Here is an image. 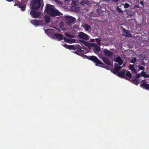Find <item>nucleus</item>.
I'll use <instances>...</instances> for the list:
<instances>
[{"mask_svg":"<svg viewBox=\"0 0 149 149\" xmlns=\"http://www.w3.org/2000/svg\"><path fill=\"white\" fill-rule=\"evenodd\" d=\"M30 8L36 10H42L44 6L43 0H31Z\"/></svg>","mask_w":149,"mask_h":149,"instance_id":"nucleus-2","label":"nucleus"},{"mask_svg":"<svg viewBox=\"0 0 149 149\" xmlns=\"http://www.w3.org/2000/svg\"><path fill=\"white\" fill-rule=\"evenodd\" d=\"M132 75V74L129 71H127L125 74V77H127L129 78H131Z\"/></svg>","mask_w":149,"mask_h":149,"instance_id":"nucleus-24","label":"nucleus"},{"mask_svg":"<svg viewBox=\"0 0 149 149\" xmlns=\"http://www.w3.org/2000/svg\"><path fill=\"white\" fill-rule=\"evenodd\" d=\"M105 1H109L110 0H104Z\"/></svg>","mask_w":149,"mask_h":149,"instance_id":"nucleus-47","label":"nucleus"},{"mask_svg":"<svg viewBox=\"0 0 149 149\" xmlns=\"http://www.w3.org/2000/svg\"><path fill=\"white\" fill-rule=\"evenodd\" d=\"M14 6H17L18 7L20 8L22 11H24L25 10L26 5L24 3L20 2L18 3H15L14 4Z\"/></svg>","mask_w":149,"mask_h":149,"instance_id":"nucleus-8","label":"nucleus"},{"mask_svg":"<svg viewBox=\"0 0 149 149\" xmlns=\"http://www.w3.org/2000/svg\"><path fill=\"white\" fill-rule=\"evenodd\" d=\"M134 7L135 8H139V7L138 6H137V5H135L134 6Z\"/></svg>","mask_w":149,"mask_h":149,"instance_id":"nucleus-41","label":"nucleus"},{"mask_svg":"<svg viewBox=\"0 0 149 149\" xmlns=\"http://www.w3.org/2000/svg\"><path fill=\"white\" fill-rule=\"evenodd\" d=\"M7 1H9V2H11L13 1L14 0H6Z\"/></svg>","mask_w":149,"mask_h":149,"instance_id":"nucleus-43","label":"nucleus"},{"mask_svg":"<svg viewBox=\"0 0 149 149\" xmlns=\"http://www.w3.org/2000/svg\"><path fill=\"white\" fill-rule=\"evenodd\" d=\"M142 65H145V63L144 62H143L142 63Z\"/></svg>","mask_w":149,"mask_h":149,"instance_id":"nucleus-46","label":"nucleus"},{"mask_svg":"<svg viewBox=\"0 0 149 149\" xmlns=\"http://www.w3.org/2000/svg\"><path fill=\"white\" fill-rule=\"evenodd\" d=\"M45 12H46L49 15L53 17H55L56 16H59L61 15V13L55 8L54 6L48 3L45 6Z\"/></svg>","mask_w":149,"mask_h":149,"instance_id":"nucleus-1","label":"nucleus"},{"mask_svg":"<svg viewBox=\"0 0 149 149\" xmlns=\"http://www.w3.org/2000/svg\"><path fill=\"white\" fill-rule=\"evenodd\" d=\"M91 28V26H90L87 24H85L84 28L86 30V31H88V30L90 29Z\"/></svg>","mask_w":149,"mask_h":149,"instance_id":"nucleus-25","label":"nucleus"},{"mask_svg":"<svg viewBox=\"0 0 149 149\" xmlns=\"http://www.w3.org/2000/svg\"><path fill=\"white\" fill-rule=\"evenodd\" d=\"M63 35L60 34H55L53 37L57 39L58 41H61L63 39Z\"/></svg>","mask_w":149,"mask_h":149,"instance_id":"nucleus-12","label":"nucleus"},{"mask_svg":"<svg viewBox=\"0 0 149 149\" xmlns=\"http://www.w3.org/2000/svg\"><path fill=\"white\" fill-rule=\"evenodd\" d=\"M141 76V74H137L135 76V79H137L139 78V77H140Z\"/></svg>","mask_w":149,"mask_h":149,"instance_id":"nucleus-33","label":"nucleus"},{"mask_svg":"<svg viewBox=\"0 0 149 149\" xmlns=\"http://www.w3.org/2000/svg\"><path fill=\"white\" fill-rule=\"evenodd\" d=\"M129 68L130 70L132 71L135 74L137 73V72L136 71V70L134 67V65H129Z\"/></svg>","mask_w":149,"mask_h":149,"instance_id":"nucleus-18","label":"nucleus"},{"mask_svg":"<svg viewBox=\"0 0 149 149\" xmlns=\"http://www.w3.org/2000/svg\"><path fill=\"white\" fill-rule=\"evenodd\" d=\"M45 22L46 23L49 22L50 21V18L49 16L48 15H45Z\"/></svg>","mask_w":149,"mask_h":149,"instance_id":"nucleus-23","label":"nucleus"},{"mask_svg":"<svg viewBox=\"0 0 149 149\" xmlns=\"http://www.w3.org/2000/svg\"><path fill=\"white\" fill-rule=\"evenodd\" d=\"M100 47L98 45H96L95 48L93 49V51L95 53L99 52L100 51Z\"/></svg>","mask_w":149,"mask_h":149,"instance_id":"nucleus-20","label":"nucleus"},{"mask_svg":"<svg viewBox=\"0 0 149 149\" xmlns=\"http://www.w3.org/2000/svg\"><path fill=\"white\" fill-rule=\"evenodd\" d=\"M116 9L118 12L119 13H122L123 12V11L118 6L116 7Z\"/></svg>","mask_w":149,"mask_h":149,"instance_id":"nucleus-26","label":"nucleus"},{"mask_svg":"<svg viewBox=\"0 0 149 149\" xmlns=\"http://www.w3.org/2000/svg\"><path fill=\"white\" fill-rule=\"evenodd\" d=\"M83 56H84V58H86L95 63V65L96 66L102 67V65H104V64L95 56H87L85 55H83Z\"/></svg>","mask_w":149,"mask_h":149,"instance_id":"nucleus-3","label":"nucleus"},{"mask_svg":"<svg viewBox=\"0 0 149 149\" xmlns=\"http://www.w3.org/2000/svg\"><path fill=\"white\" fill-rule=\"evenodd\" d=\"M141 87L146 90H149V84L143 82L140 85Z\"/></svg>","mask_w":149,"mask_h":149,"instance_id":"nucleus-16","label":"nucleus"},{"mask_svg":"<svg viewBox=\"0 0 149 149\" xmlns=\"http://www.w3.org/2000/svg\"><path fill=\"white\" fill-rule=\"evenodd\" d=\"M64 34L66 36H67L68 37H70V38H72V37L71 35L70 34L68 33L67 32L65 33Z\"/></svg>","mask_w":149,"mask_h":149,"instance_id":"nucleus-31","label":"nucleus"},{"mask_svg":"<svg viewBox=\"0 0 149 149\" xmlns=\"http://www.w3.org/2000/svg\"><path fill=\"white\" fill-rule=\"evenodd\" d=\"M115 61L116 62L118 63L120 65H121L123 63V61L121 58L119 56H117L115 59Z\"/></svg>","mask_w":149,"mask_h":149,"instance_id":"nucleus-14","label":"nucleus"},{"mask_svg":"<svg viewBox=\"0 0 149 149\" xmlns=\"http://www.w3.org/2000/svg\"><path fill=\"white\" fill-rule=\"evenodd\" d=\"M54 1L56 2L57 3L59 4L62 5V4L61 1L59 0H54Z\"/></svg>","mask_w":149,"mask_h":149,"instance_id":"nucleus-35","label":"nucleus"},{"mask_svg":"<svg viewBox=\"0 0 149 149\" xmlns=\"http://www.w3.org/2000/svg\"><path fill=\"white\" fill-rule=\"evenodd\" d=\"M73 4L74 5H76V3L75 2H74V1H72V4Z\"/></svg>","mask_w":149,"mask_h":149,"instance_id":"nucleus-42","label":"nucleus"},{"mask_svg":"<svg viewBox=\"0 0 149 149\" xmlns=\"http://www.w3.org/2000/svg\"><path fill=\"white\" fill-rule=\"evenodd\" d=\"M123 35L125 36L126 37L131 38L132 37V35L127 30L125 29L124 28H123Z\"/></svg>","mask_w":149,"mask_h":149,"instance_id":"nucleus-11","label":"nucleus"},{"mask_svg":"<svg viewBox=\"0 0 149 149\" xmlns=\"http://www.w3.org/2000/svg\"><path fill=\"white\" fill-rule=\"evenodd\" d=\"M62 24H61V29L63 30V31H65L66 30L65 29V28H63L62 27Z\"/></svg>","mask_w":149,"mask_h":149,"instance_id":"nucleus-37","label":"nucleus"},{"mask_svg":"<svg viewBox=\"0 0 149 149\" xmlns=\"http://www.w3.org/2000/svg\"><path fill=\"white\" fill-rule=\"evenodd\" d=\"M95 40L97 42V44L99 46L101 45L100 41H101V39L100 38H96L95 39Z\"/></svg>","mask_w":149,"mask_h":149,"instance_id":"nucleus-27","label":"nucleus"},{"mask_svg":"<svg viewBox=\"0 0 149 149\" xmlns=\"http://www.w3.org/2000/svg\"><path fill=\"white\" fill-rule=\"evenodd\" d=\"M80 41L81 43L84 44L85 45H86V46L88 45V43L87 42H85L83 40H80Z\"/></svg>","mask_w":149,"mask_h":149,"instance_id":"nucleus-30","label":"nucleus"},{"mask_svg":"<svg viewBox=\"0 0 149 149\" xmlns=\"http://www.w3.org/2000/svg\"><path fill=\"white\" fill-rule=\"evenodd\" d=\"M89 2L88 0H82L81 2V4L85 6V4H88Z\"/></svg>","mask_w":149,"mask_h":149,"instance_id":"nucleus-21","label":"nucleus"},{"mask_svg":"<svg viewBox=\"0 0 149 149\" xmlns=\"http://www.w3.org/2000/svg\"><path fill=\"white\" fill-rule=\"evenodd\" d=\"M141 76L145 78L149 77V75L146 74V73L144 71L141 73Z\"/></svg>","mask_w":149,"mask_h":149,"instance_id":"nucleus-22","label":"nucleus"},{"mask_svg":"<svg viewBox=\"0 0 149 149\" xmlns=\"http://www.w3.org/2000/svg\"><path fill=\"white\" fill-rule=\"evenodd\" d=\"M102 60L103 62L106 64L109 65H111V63L109 60L107 58L104 57H103Z\"/></svg>","mask_w":149,"mask_h":149,"instance_id":"nucleus-15","label":"nucleus"},{"mask_svg":"<svg viewBox=\"0 0 149 149\" xmlns=\"http://www.w3.org/2000/svg\"><path fill=\"white\" fill-rule=\"evenodd\" d=\"M72 40H74V39H73Z\"/></svg>","mask_w":149,"mask_h":149,"instance_id":"nucleus-49","label":"nucleus"},{"mask_svg":"<svg viewBox=\"0 0 149 149\" xmlns=\"http://www.w3.org/2000/svg\"><path fill=\"white\" fill-rule=\"evenodd\" d=\"M63 39L64 41L65 42H68V39L64 37Z\"/></svg>","mask_w":149,"mask_h":149,"instance_id":"nucleus-38","label":"nucleus"},{"mask_svg":"<svg viewBox=\"0 0 149 149\" xmlns=\"http://www.w3.org/2000/svg\"><path fill=\"white\" fill-rule=\"evenodd\" d=\"M125 69H123L121 71L117 73L118 76L122 78H124L125 79H127L128 78L125 76Z\"/></svg>","mask_w":149,"mask_h":149,"instance_id":"nucleus-10","label":"nucleus"},{"mask_svg":"<svg viewBox=\"0 0 149 149\" xmlns=\"http://www.w3.org/2000/svg\"><path fill=\"white\" fill-rule=\"evenodd\" d=\"M115 67L113 70V74H115L122 67L119 66L118 64L116 63H115Z\"/></svg>","mask_w":149,"mask_h":149,"instance_id":"nucleus-13","label":"nucleus"},{"mask_svg":"<svg viewBox=\"0 0 149 149\" xmlns=\"http://www.w3.org/2000/svg\"><path fill=\"white\" fill-rule=\"evenodd\" d=\"M136 58L135 57H133L130 61V62L131 63H134L136 62Z\"/></svg>","mask_w":149,"mask_h":149,"instance_id":"nucleus-28","label":"nucleus"},{"mask_svg":"<svg viewBox=\"0 0 149 149\" xmlns=\"http://www.w3.org/2000/svg\"><path fill=\"white\" fill-rule=\"evenodd\" d=\"M65 22L68 26L72 25L75 23V18L69 15L64 16Z\"/></svg>","mask_w":149,"mask_h":149,"instance_id":"nucleus-5","label":"nucleus"},{"mask_svg":"<svg viewBox=\"0 0 149 149\" xmlns=\"http://www.w3.org/2000/svg\"><path fill=\"white\" fill-rule=\"evenodd\" d=\"M26 1H28L29 0H25Z\"/></svg>","mask_w":149,"mask_h":149,"instance_id":"nucleus-48","label":"nucleus"},{"mask_svg":"<svg viewBox=\"0 0 149 149\" xmlns=\"http://www.w3.org/2000/svg\"><path fill=\"white\" fill-rule=\"evenodd\" d=\"M111 1L115 3H117L119 1L118 0H111Z\"/></svg>","mask_w":149,"mask_h":149,"instance_id":"nucleus-36","label":"nucleus"},{"mask_svg":"<svg viewBox=\"0 0 149 149\" xmlns=\"http://www.w3.org/2000/svg\"><path fill=\"white\" fill-rule=\"evenodd\" d=\"M81 47L79 45H76L74 46V48L73 49V52L81 56L83 58V55H85L83 54L84 53V51L82 50L81 49Z\"/></svg>","mask_w":149,"mask_h":149,"instance_id":"nucleus-4","label":"nucleus"},{"mask_svg":"<svg viewBox=\"0 0 149 149\" xmlns=\"http://www.w3.org/2000/svg\"><path fill=\"white\" fill-rule=\"evenodd\" d=\"M78 36L80 38L87 40L89 39V36L87 34L82 32H80L79 33Z\"/></svg>","mask_w":149,"mask_h":149,"instance_id":"nucleus-7","label":"nucleus"},{"mask_svg":"<svg viewBox=\"0 0 149 149\" xmlns=\"http://www.w3.org/2000/svg\"><path fill=\"white\" fill-rule=\"evenodd\" d=\"M65 47L68 49V45L67 44H65L64 45H63Z\"/></svg>","mask_w":149,"mask_h":149,"instance_id":"nucleus-39","label":"nucleus"},{"mask_svg":"<svg viewBox=\"0 0 149 149\" xmlns=\"http://www.w3.org/2000/svg\"><path fill=\"white\" fill-rule=\"evenodd\" d=\"M31 23L33 25L36 26H37L39 24L38 20L37 19H34L31 21Z\"/></svg>","mask_w":149,"mask_h":149,"instance_id":"nucleus-19","label":"nucleus"},{"mask_svg":"<svg viewBox=\"0 0 149 149\" xmlns=\"http://www.w3.org/2000/svg\"><path fill=\"white\" fill-rule=\"evenodd\" d=\"M38 10L31 9L30 12V15L33 18H37L40 16V13L39 11H37Z\"/></svg>","mask_w":149,"mask_h":149,"instance_id":"nucleus-6","label":"nucleus"},{"mask_svg":"<svg viewBox=\"0 0 149 149\" xmlns=\"http://www.w3.org/2000/svg\"><path fill=\"white\" fill-rule=\"evenodd\" d=\"M138 67L139 70H143L144 71L145 69L144 67L143 66L139 65L138 66Z\"/></svg>","mask_w":149,"mask_h":149,"instance_id":"nucleus-32","label":"nucleus"},{"mask_svg":"<svg viewBox=\"0 0 149 149\" xmlns=\"http://www.w3.org/2000/svg\"><path fill=\"white\" fill-rule=\"evenodd\" d=\"M70 1V0H64V1L65 2L68 1Z\"/></svg>","mask_w":149,"mask_h":149,"instance_id":"nucleus-45","label":"nucleus"},{"mask_svg":"<svg viewBox=\"0 0 149 149\" xmlns=\"http://www.w3.org/2000/svg\"><path fill=\"white\" fill-rule=\"evenodd\" d=\"M141 4L143 5V2L142 1H141L140 2Z\"/></svg>","mask_w":149,"mask_h":149,"instance_id":"nucleus-40","label":"nucleus"},{"mask_svg":"<svg viewBox=\"0 0 149 149\" xmlns=\"http://www.w3.org/2000/svg\"><path fill=\"white\" fill-rule=\"evenodd\" d=\"M130 6V5L127 3H125L124 5V7L125 8H128Z\"/></svg>","mask_w":149,"mask_h":149,"instance_id":"nucleus-34","label":"nucleus"},{"mask_svg":"<svg viewBox=\"0 0 149 149\" xmlns=\"http://www.w3.org/2000/svg\"><path fill=\"white\" fill-rule=\"evenodd\" d=\"M131 81L132 83L137 85H138V84L141 82L140 79H132Z\"/></svg>","mask_w":149,"mask_h":149,"instance_id":"nucleus-17","label":"nucleus"},{"mask_svg":"<svg viewBox=\"0 0 149 149\" xmlns=\"http://www.w3.org/2000/svg\"><path fill=\"white\" fill-rule=\"evenodd\" d=\"M104 53L106 56L111 58L113 56V53L108 49H104L103 50Z\"/></svg>","mask_w":149,"mask_h":149,"instance_id":"nucleus-9","label":"nucleus"},{"mask_svg":"<svg viewBox=\"0 0 149 149\" xmlns=\"http://www.w3.org/2000/svg\"><path fill=\"white\" fill-rule=\"evenodd\" d=\"M74 45H69L68 49H69L73 50L74 48Z\"/></svg>","mask_w":149,"mask_h":149,"instance_id":"nucleus-29","label":"nucleus"},{"mask_svg":"<svg viewBox=\"0 0 149 149\" xmlns=\"http://www.w3.org/2000/svg\"><path fill=\"white\" fill-rule=\"evenodd\" d=\"M142 81H144V82H146H146H148V81H147L146 80H142Z\"/></svg>","mask_w":149,"mask_h":149,"instance_id":"nucleus-44","label":"nucleus"}]
</instances>
